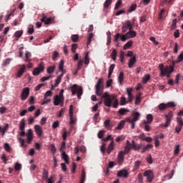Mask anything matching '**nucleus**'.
<instances>
[{
	"label": "nucleus",
	"instance_id": "1",
	"mask_svg": "<svg viewBox=\"0 0 183 183\" xmlns=\"http://www.w3.org/2000/svg\"><path fill=\"white\" fill-rule=\"evenodd\" d=\"M159 69L160 71V76L164 78L167 74H172L174 72V66H164V64H159Z\"/></svg>",
	"mask_w": 183,
	"mask_h": 183
},
{
	"label": "nucleus",
	"instance_id": "2",
	"mask_svg": "<svg viewBox=\"0 0 183 183\" xmlns=\"http://www.w3.org/2000/svg\"><path fill=\"white\" fill-rule=\"evenodd\" d=\"M131 31L132 30H129V31H128L125 34H121L119 33L116 34L114 35V42L118 43V41H119V39H122V42H125L127 39H131L132 38L131 34H132Z\"/></svg>",
	"mask_w": 183,
	"mask_h": 183
},
{
	"label": "nucleus",
	"instance_id": "3",
	"mask_svg": "<svg viewBox=\"0 0 183 183\" xmlns=\"http://www.w3.org/2000/svg\"><path fill=\"white\" fill-rule=\"evenodd\" d=\"M95 89H96V94L99 97L102 95L104 93V79L100 78L95 86Z\"/></svg>",
	"mask_w": 183,
	"mask_h": 183
},
{
	"label": "nucleus",
	"instance_id": "4",
	"mask_svg": "<svg viewBox=\"0 0 183 183\" xmlns=\"http://www.w3.org/2000/svg\"><path fill=\"white\" fill-rule=\"evenodd\" d=\"M166 118V122L164 124H162L161 127H164V128H168L169 125H171V122H172V118H174V113L172 111H169L167 114H164Z\"/></svg>",
	"mask_w": 183,
	"mask_h": 183
},
{
	"label": "nucleus",
	"instance_id": "5",
	"mask_svg": "<svg viewBox=\"0 0 183 183\" xmlns=\"http://www.w3.org/2000/svg\"><path fill=\"white\" fill-rule=\"evenodd\" d=\"M71 94L72 95H75L77 94V98L78 99H81V97H82L83 90L82 88H78V85L74 84L71 86Z\"/></svg>",
	"mask_w": 183,
	"mask_h": 183
},
{
	"label": "nucleus",
	"instance_id": "6",
	"mask_svg": "<svg viewBox=\"0 0 183 183\" xmlns=\"http://www.w3.org/2000/svg\"><path fill=\"white\" fill-rule=\"evenodd\" d=\"M20 66L15 74L16 78H22V75L26 72V66L25 64L19 65Z\"/></svg>",
	"mask_w": 183,
	"mask_h": 183
},
{
	"label": "nucleus",
	"instance_id": "7",
	"mask_svg": "<svg viewBox=\"0 0 183 183\" xmlns=\"http://www.w3.org/2000/svg\"><path fill=\"white\" fill-rule=\"evenodd\" d=\"M102 98L104 99V105L106 107H109L112 106V96H110L107 92H105L102 95Z\"/></svg>",
	"mask_w": 183,
	"mask_h": 183
},
{
	"label": "nucleus",
	"instance_id": "8",
	"mask_svg": "<svg viewBox=\"0 0 183 183\" xmlns=\"http://www.w3.org/2000/svg\"><path fill=\"white\" fill-rule=\"evenodd\" d=\"M175 107V103L173 102H168L167 104L164 103H161L159 106L158 108L159 111H165V109H167V108H174Z\"/></svg>",
	"mask_w": 183,
	"mask_h": 183
},
{
	"label": "nucleus",
	"instance_id": "9",
	"mask_svg": "<svg viewBox=\"0 0 183 183\" xmlns=\"http://www.w3.org/2000/svg\"><path fill=\"white\" fill-rule=\"evenodd\" d=\"M44 69H45V67L44 66V63L41 62L39 66L38 67L35 68L34 70H33V75L34 76H38V75H39V74L41 72H44Z\"/></svg>",
	"mask_w": 183,
	"mask_h": 183
},
{
	"label": "nucleus",
	"instance_id": "10",
	"mask_svg": "<svg viewBox=\"0 0 183 183\" xmlns=\"http://www.w3.org/2000/svg\"><path fill=\"white\" fill-rule=\"evenodd\" d=\"M132 31V24L131 23V21L127 20L125 24H123L122 27V31L123 33L127 32V31Z\"/></svg>",
	"mask_w": 183,
	"mask_h": 183
},
{
	"label": "nucleus",
	"instance_id": "11",
	"mask_svg": "<svg viewBox=\"0 0 183 183\" xmlns=\"http://www.w3.org/2000/svg\"><path fill=\"white\" fill-rule=\"evenodd\" d=\"M64 99L59 97V96L56 95L54 99V105L55 107H58V105H60V107H64Z\"/></svg>",
	"mask_w": 183,
	"mask_h": 183
},
{
	"label": "nucleus",
	"instance_id": "12",
	"mask_svg": "<svg viewBox=\"0 0 183 183\" xmlns=\"http://www.w3.org/2000/svg\"><path fill=\"white\" fill-rule=\"evenodd\" d=\"M144 177H147L148 182H152L154 179V172L152 170H147L144 172Z\"/></svg>",
	"mask_w": 183,
	"mask_h": 183
},
{
	"label": "nucleus",
	"instance_id": "13",
	"mask_svg": "<svg viewBox=\"0 0 183 183\" xmlns=\"http://www.w3.org/2000/svg\"><path fill=\"white\" fill-rule=\"evenodd\" d=\"M177 122L178 125L176 127L175 131L177 134H179L181 132V129H182V127H183L182 118L177 117Z\"/></svg>",
	"mask_w": 183,
	"mask_h": 183
},
{
	"label": "nucleus",
	"instance_id": "14",
	"mask_svg": "<svg viewBox=\"0 0 183 183\" xmlns=\"http://www.w3.org/2000/svg\"><path fill=\"white\" fill-rule=\"evenodd\" d=\"M29 97V87H25L21 94V101H25Z\"/></svg>",
	"mask_w": 183,
	"mask_h": 183
},
{
	"label": "nucleus",
	"instance_id": "15",
	"mask_svg": "<svg viewBox=\"0 0 183 183\" xmlns=\"http://www.w3.org/2000/svg\"><path fill=\"white\" fill-rule=\"evenodd\" d=\"M132 143L129 142L128 140L127 141L126 146L124 147V154H129V151L132 149Z\"/></svg>",
	"mask_w": 183,
	"mask_h": 183
},
{
	"label": "nucleus",
	"instance_id": "16",
	"mask_svg": "<svg viewBox=\"0 0 183 183\" xmlns=\"http://www.w3.org/2000/svg\"><path fill=\"white\" fill-rule=\"evenodd\" d=\"M26 136L27 137V139H26V142H27L28 144H31V141H32V137H33L32 129H29L28 130V132L26 134Z\"/></svg>",
	"mask_w": 183,
	"mask_h": 183
},
{
	"label": "nucleus",
	"instance_id": "17",
	"mask_svg": "<svg viewBox=\"0 0 183 183\" xmlns=\"http://www.w3.org/2000/svg\"><path fill=\"white\" fill-rule=\"evenodd\" d=\"M34 129L38 137H42L43 132H42V127L41 126H39V124H36L34 126Z\"/></svg>",
	"mask_w": 183,
	"mask_h": 183
},
{
	"label": "nucleus",
	"instance_id": "18",
	"mask_svg": "<svg viewBox=\"0 0 183 183\" xmlns=\"http://www.w3.org/2000/svg\"><path fill=\"white\" fill-rule=\"evenodd\" d=\"M117 177H122V178H127L128 177V171L125 169H122L118 172Z\"/></svg>",
	"mask_w": 183,
	"mask_h": 183
},
{
	"label": "nucleus",
	"instance_id": "19",
	"mask_svg": "<svg viewBox=\"0 0 183 183\" xmlns=\"http://www.w3.org/2000/svg\"><path fill=\"white\" fill-rule=\"evenodd\" d=\"M127 92L128 95L127 102H132V99L134 98V96L132 95V88H127Z\"/></svg>",
	"mask_w": 183,
	"mask_h": 183
},
{
	"label": "nucleus",
	"instance_id": "20",
	"mask_svg": "<svg viewBox=\"0 0 183 183\" xmlns=\"http://www.w3.org/2000/svg\"><path fill=\"white\" fill-rule=\"evenodd\" d=\"M136 63H137V57L135 56H133V57L129 60L128 67L133 68L134 64H135Z\"/></svg>",
	"mask_w": 183,
	"mask_h": 183
},
{
	"label": "nucleus",
	"instance_id": "21",
	"mask_svg": "<svg viewBox=\"0 0 183 183\" xmlns=\"http://www.w3.org/2000/svg\"><path fill=\"white\" fill-rule=\"evenodd\" d=\"M51 21L52 19L51 18H46V16H45V14H42L41 21L44 22L45 25H49V24H51Z\"/></svg>",
	"mask_w": 183,
	"mask_h": 183
},
{
	"label": "nucleus",
	"instance_id": "22",
	"mask_svg": "<svg viewBox=\"0 0 183 183\" xmlns=\"http://www.w3.org/2000/svg\"><path fill=\"white\" fill-rule=\"evenodd\" d=\"M124 154H125V152H119L117 156V159L119 164H121L122 162H124Z\"/></svg>",
	"mask_w": 183,
	"mask_h": 183
},
{
	"label": "nucleus",
	"instance_id": "23",
	"mask_svg": "<svg viewBox=\"0 0 183 183\" xmlns=\"http://www.w3.org/2000/svg\"><path fill=\"white\" fill-rule=\"evenodd\" d=\"M31 56H32V54H31V52L26 51V54H25V59H24V61L26 62H31L32 61V59H31Z\"/></svg>",
	"mask_w": 183,
	"mask_h": 183
},
{
	"label": "nucleus",
	"instance_id": "24",
	"mask_svg": "<svg viewBox=\"0 0 183 183\" xmlns=\"http://www.w3.org/2000/svg\"><path fill=\"white\" fill-rule=\"evenodd\" d=\"M61 157L62 159H64V161L66 162V164H69V157L68 156V154H66V153L62 152Z\"/></svg>",
	"mask_w": 183,
	"mask_h": 183
},
{
	"label": "nucleus",
	"instance_id": "25",
	"mask_svg": "<svg viewBox=\"0 0 183 183\" xmlns=\"http://www.w3.org/2000/svg\"><path fill=\"white\" fill-rule=\"evenodd\" d=\"M148 124L149 123L147 122V120L143 121L144 131H146L147 132H149L151 131V126H149Z\"/></svg>",
	"mask_w": 183,
	"mask_h": 183
},
{
	"label": "nucleus",
	"instance_id": "26",
	"mask_svg": "<svg viewBox=\"0 0 183 183\" xmlns=\"http://www.w3.org/2000/svg\"><path fill=\"white\" fill-rule=\"evenodd\" d=\"M86 178V173L85 172V169H81V177L80 183H85V179Z\"/></svg>",
	"mask_w": 183,
	"mask_h": 183
},
{
	"label": "nucleus",
	"instance_id": "27",
	"mask_svg": "<svg viewBox=\"0 0 183 183\" xmlns=\"http://www.w3.org/2000/svg\"><path fill=\"white\" fill-rule=\"evenodd\" d=\"M124 73L123 71H120L119 75L118 76V82L119 85H122V82H124Z\"/></svg>",
	"mask_w": 183,
	"mask_h": 183
},
{
	"label": "nucleus",
	"instance_id": "28",
	"mask_svg": "<svg viewBox=\"0 0 183 183\" xmlns=\"http://www.w3.org/2000/svg\"><path fill=\"white\" fill-rule=\"evenodd\" d=\"M112 151H114V142H112L109 144V147L107 148V152L109 155V154H111V152H112Z\"/></svg>",
	"mask_w": 183,
	"mask_h": 183
},
{
	"label": "nucleus",
	"instance_id": "29",
	"mask_svg": "<svg viewBox=\"0 0 183 183\" xmlns=\"http://www.w3.org/2000/svg\"><path fill=\"white\" fill-rule=\"evenodd\" d=\"M9 128V125L6 124L4 127H1V131L2 137L5 135V132L8 131V129Z\"/></svg>",
	"mask_w": 183,
	"mask_h": 183
},
{
	"label": "nucleus",
	"instance_id": "30",
	"mask_svg": "<svg viewBox=\"0 0 183 183\" xmlns=\"http://www.w3.org/2000/svg\"><path fill=\"white\" fill-rule=\"evenodd\" d=\"M132 149L134 151H139V149H141L140 144H137L134 140L132 141Z\"/></svg>",
	"mask_w": 183,
	"mask_h": 183
},
{
	"label": "nucleus",
	"instance_id": "31",
	"mask_svg": "<svg viewBox=\"0 0 183 183\" xmlns=\"http://www.w3.org/2000/svg\"><path fill=\"white\" fill-rule=\"evenodd\" d=\"M133 44H134V41H128L126 44L124 45L123 49L124 50L129 49V48L132 46Z\"/></svg>",
	"mask_w": 183,
	"mask_h": 183
},
{
	"label": "nucleus",
	"instance_id": "32",
	"mask_svg": "<svg viewBox=\"0 0 183 183\" xmlns=\"http://www.w3.org/2000/svg\"><path fill=\"white\" fill-rule=\"evenodd\" d=\"M125 120H122L119 125L116 127V129H122V128H124V127H125Z\"/></svg>",
	"mask_w": 183,
	"mask_h": 183
},
{
	"label": "nucleus",
	"instance_id": "33",
	"mask_svg": "<svg viewBox=\"0 0 183 183\" xmlns=\"http://www.w3.org/2000/svg\"><path fill=\"white\" fill-rule=\"evenodd\" d=\"M112 99L114 102L113 103V108H118V99H116L115 95H112Z\"/></svg>",
	"mask_w": 183,
	"mask_h": 183
},
{
	"label": "nucleus",
	"instance_id": "34",
	"mask_svg": "<svg viewBox=\"0 0 183 183\" xmlns=\"http://www.w3.org/2000/svg\"><path fill=\"white\" fill-rule=\"evenodd\" d=\"M139 115L140 114L138 112H134L132 114V117H133L132 119L134 122H137V121H138V119H139Z\"/></svg>",
	"mask_w": 183,
	"mask_h": 183
},
{
	"label": "nucleus",
	"instance_id": "35",
	"mask_svg": "<svg viewBox=\"0 0 183 183\" xmlns=\"http://www.w3.org/2000/svg\"><path fill=\"white\" fill-rule=\"evenodd\" d=\"M104 127H106L107 129H111L112 128V125H111V121L109 119H107L104 122Z\"/></svg>",
	"mask_w": 183,
	"mask_h": 183
},
{
	"label": "nucleus",
	"instance_id": "36",
	"mask_svg": "<svg viewBox=\"0 0 183 183\" xmlns=\"http://www.w3.org/2000/svg\"><path fill=\"white\" fill-rule=\"evenodd\" d=\"M9 64H11V59H6L3 60L1 66H3V67L7 66V65H9Z\"/></svg>",
	"mask_w": 183,
	"mask_h": 183
},
{
	"label": "nucleus",
	"instance_id": "37",
	"mask_svg": "<svg viewBox=\"0 0 183 183\" xmlns=\"http://www.w3.org/2000/svg\"><path fill=\"white\" fill-rule=\"evenodd\" d=\"M85 65H89V53L86 52L84 57Z\"/></svg>",
	"mask_w": 183,
	"mask_h": 183
},
{
	"label": "nucleus",
	"instance_id": "38",
	"mask_svg": "<svg viewBox=\"0 0 183 183\" xmlns=\"http://www.w3.org/2000/svg\"><path fill=\"white\" fill-rule=\"evenodd\" d=\"M149 79H151V75L149 74H146L143 79H142V82L143 84H147L149 81Z\"/></svg>",
	"mask_w": 183,
	"mask_h": 183
},
{
	"label": "nucleus",
	"instance_id": "39",
	"mask_svg": "<svg viewBox=\"0 0 183 183\" xmlns=\"http://www.w3.org/2000/svg\"><path fill=\"white\" fill-rule=\"evenodd\" d=\"M62 80V79H60V77L57 76V79L55 81V84L54 85L51 86V89H53L54 86L56 87L59 85V84H61V81Z\"/></svg>",
	"mask_w": 183,
	"mask_h": 183
},
{
	"label": "nucleus",
	"instance_id": "40",
	"mask_svg": "<svg viewBox=\"0 0 183 183\" xmlns=\"http://www.w3.org/2000/svg\"><path fill=\"white\" fill-rule=\"evenodd\" d=\"M4 148L6 152H11L12 151V149L11 148V146H9V144L5 143L4 145Z\"/></svg>",
	"mask_w": 183,
	"mask_h": 183
},
{
	"label": "nucleus",
	"instance_id": "41",
	"mask_svg": "<svg viewBox=\"0 0 183 183\" xmlns=\"http://www.w3.org/2000/svg\"><path fill=\"white\" fill-rule=\"evenodd\" d=\"M22 34H24V31H22V30L16 31L14 33V36H15L16 38H21V36H22Z\"/></svg>",
	"mask_w": 183,
	"mask_h": 183
},
{
	"label": "nucleus",
	"instance_id": "42",
	"mask_svg": "<svg viewBox=\"0 0 183 183\" xmlns=\"http://www.w3.org/2000/svg\"><path fill=\"white\" fill-rule=\"evenodd\" d=\"M71 39L72 42H78V39H79V36L78 34H73L71 36Z\"/></svg>",
	"mask_w": 183,
	"mask_h": 183
},
{
	"label": "nucleus",
	"instance_id": "43",
	"mask_svg": "<svg viewBox=\"0 0 183 183\" xmlns=\"http://www.w3.org/2000/svg\"><path fill=\"white\" fill-rule=\"evenodd\" d=\"M147 121L146 122H147V124H151L152 121H154V117H152V114H147Z\"/></svg>",
	"mask_w": 183,
	"mask_h": 183
},
{
	"label": "nucleus",
	"instance_id": "44",
	"mask_svg": "<svg viewBox=\"0 0 183 183\" xmlns=\"http://www.w3.org/2000/svg\"><path fill=\"white\" fill-rule=\"evenodd\" d=\"M127 112H129V111L126 109L122 108L119 110L118 114L119 115H125Z\"/></svg>",
	"mask_w": 183,
	"mask_h": 183
},
{
	"label": "nucleus",
	"instance_id": "45",
	"mask_svg": "<svg viewBox=\"0 0 183 183\" xmlns=\"http://www.w3.org/2000/svg\"><path fill=\"white\" fill-rule=\"evenodd\" d=\"M140 165H141V162L139 160L136 161L134 162V169H135L136 171L137 169H139Z\"/></svg>",
	"mask_w": 183,
	"mask_h": 183
},
{
	"label": "nucleus",
	"instance_id": "46",
	"mask_svg": "<svg viewBox=\"0 0 183 183\" xmlns=\"http://www.w3.org/2000/svg\"><path fill=\"white\" fill-rule=\"evenodd\" d=\"M15 171H21L22 169V164L19 163H16L14 165Z\"/></svg>",
	"mask_w": 183,
	"mask_h": 183
},
{
	"label": "nucleus",
	"instance_id": "47",
	"mask_svg": "<svg viewBox=\"0 0 183 183\" xmlns=\"http://www.w3.org/2000/svg\"><path fill=\"white\" fill-rule=\"evenodd\" d=\"M83 65H84V60H79L77 64V69L78 70L82 69Z\"/></svg>",
	"mask_w": 183,
	"mask_h": 183
},
{
	"label": "nucleus",
	"instance_id": "48",
	"mask_svg": "<svg viewBox=\"0 0 183 183\" xmlns=\"http://www.w3.org/2000/svg\"><path fill=\"white\" fill-rule=\"evenodd\" d=\"M70 118V125H74L76 122V119H75V117H74V114L69 115Z\"/></svg>",
	"mask_w": 183,
	"mask_h": 183
},
{
	"label": "nucleus",
	"instance_id": "49",
	"mask_svg": "<svg viewBox=\"0 0 183 183\" xmlns=\"http://www.w3.org/2000/svg\"><path fill=\"white\" fill-rule=\"evenodd\" d=\"M58 56H59V53H58L56 51H54L52 55L53 61H56V58H58Z\"/></svg>",
	"mask_w": 183,
	"mask_h": 183
},
{
	"label": "nucleus",
	"instance_id": "50",
	"mask_svg": "<svg viewBox=\"0 0 183 183\" xmlns=\"http://www.w3.org/2000/svg\"><path fill=\"white\" fill-rule=\"evenodd\" d=\"M19 129H20V131H25V121L24 120L21 121Z\"/></svg>",
	"mask_w": 183,
	"mask_h": 183
},
{
	"label": "nucleus",
	"instance_id": "51",
	"mask_svg": "<svg viewBox=\"0 0 183 183\" xmlns=\"http://www.w3.org/2000/svg\"><path fill=\"white\" fill-rule=\"evenodd\" d=\"M92 38H94V34L92 33L89 34L87 45H89L92 42Z\"/></svg>",
	"mask_w": 183,
	"mask_h": 183
},
{
	"label": "nucleus",
	"instance_id": "52",
	"mask_svg": "<svg viewBox=\"0 0 183 183\" xmlns=\"http://www.w3.org/2000/svg\"><path fill=\"white\" fill-rule=\"evenodd\" d=\"M112 59H113V61L117 60V49H113L112 52Z\"/></svg>",
	"mask_w": 183,
	"mask_h": 183
},
{
	"label": "nucleus",
	"instance_id": "53",
	"mask_svg": "<svg viewBox=\"0 0 183 183\" xmlns=\"http://www.w3.org/2000/svg\"><path fill=\"white\" fill-rule=\"evenodd\" d=\"M183 61V51L178 56L177 62L179 64V62H182Z\"/></svg>",
	"mask_w": 183,
	"mask_h": 183
},
{
	"label": "nucleus",
	"instance_id": "54",
	"mask_svg": "<svg viewBox=\"0 0 183 183\" xmlns=\"http://www.w3.org/2000/svg\"><path fill=\"white\" fill-rule=\"evenodd\" d=\"M78 48V44H74L71 45V52L75 54L76 52V49Z\"/></svg>",
	"mask_w": 183,
	"mask_h": 183
},
{
	"label": "nucleus",
	"instance_id": "55",
	"mask_svg": "<svg viewBox=\"0 0 183 183\" xmlns=\"http://www.w3.org/2000/svg\"><path fill=\"white\" fill-rule=\"evenodd\" d=\"M55 71V66H51L47 69L48 74H52Z\"/></svg>",
	"mask_w": 183,
	"mask_h": 183
},
{
	"label": "nucleus",
	"instance_id": "56",
	"mask_svg": "<svg viewBox=\"0 0 183 183\" xmlns=\"http://www.w3.org/2000/svg\"><path fill=\"white\" fill-rule=\"evenodd\" d=\"M111 4H112V0H106L104 4V8H108Z\"/></svg>",
	"mask_w": 183,
	"mask_h": 183
},
{
	"label": "nucleus",
	"instance_id": "57",
	"mask_svg": "<svg viewBox=\"0 0 183 183\" xmlns=\"http://www.w3.org/2000/svg\"><path fill=\"white\" fill-rule=\"evenodd\" d=\"M19 142L21 144V147H22L23 148L26 147V145L25 144V140L24 139L19 138Z\"/></svg>",
	"mask_w": 183,
	"mask_h": 183
},
{
	"label": "nucleus",
	"instance_id": "58",
	"mask_svg": "<svg viewBox=\"0 0 183 183\" xmlns=\"http://www.w3.org/2000/svg\"><path fill=\"white\" fill-rule=\"evenodd\" d=\"M177 28V19H174L171 25V29H175Z\"/></svg>",
	"mask_w": 183,
	"mask_h": 183
},
{
	"label": "nucleus",
	"instance_id": "59",
	"mask_svg": "<svg viewBox=\"0 0 183 183\" xmlns=\"http://www.w3.org/2000/svg\"><path fill=\"white\" fill-rule=\"evenodd\" d=\"M64 112H65V109H61L59 112H57V117L61 118V117L64 115Z\"/></svg>",
	"mask_w": 183,
	"mask_h": 183
},
{
	"label": "nucleus",
	"instance_id": "60",
	"mask_svg": "<svg viewBox=\"0 0 183 183\" xmlns=\"http://www.w3.org/2000/svg\"><path fill=\"white\" fill-rule=\"evenodd\" d=\"M48 171L45 169H44V172H43V178H44V179H48Z\"/></svg>",
	"mask_w": 183,
	"mask_h": 183
},
{
	"label": "nucleus",
	"instance_id": "61",
	"mask_svg": "<svg viewBox=\"0 0 183 183\" xmlns=\"http://www.w3.org/2000/svg\"><path fill=\"white\" fill-rule=\"evenodd\" d=\"M127 99L124 97H121V100H120V105H125V104H127Z\"/></svg>",
	"mask_w": 183,
	"mask_h": 183
},
{
	"label": "nucleus",
	"instance_id": "62",
	"mask_svg": "<svg viewBox=\"0 0 183 183\" xmlns=\"http://www.w3.org/2000/svg\"><path fill=\"white\" fill-rule=\"evenodd\" d=\"M135 9H137V4H132L129 9V12H134Z\"/></svg>",
	"mask_w": 183,
	"mask_h": 183
},
{
	"label": "nucleus",
	"instance_id": "63",
	"mask_svg": "<svg viewBox=\"0 0 183 183\" xmlns=\"http://www.w3.org/2000/svg\"><path fill=\"white\" fill-rule=\"evenodd\" d=\"M164 14H165V9H162V11L159 13V19H162V18H164Z\"/></svg>",
	"mask_w": 183,
	"mask_h": 183
},
{
	"label": "nucleus",
	"instance_id": "64",
	"mask_svg": "<svg viewBox=\"0 0 183 183\" xmlns=\"http://www.w3.org/2000/svg\"><path fill=\"white\" fill-rule=\"evenodd\" d=\"M59 71H63L64 69V60H61L59 64Z\"/></svg>",
	"mask_w": 183,
	"mask_h": 183
}]
</instances>
